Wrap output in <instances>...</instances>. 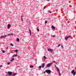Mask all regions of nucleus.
<instances>
[{
  "instance_id": "19",
  "label": "nucleus",
  "mask_w": 76,
  "mask_h": 76,
  "mask_svg": "<svg viewBox=\"0 0 76 76\" xmlns=\"http://www.w3.org/2000/svg\"><path fill=\"white\" fill-rule=\"evenodd\" d=\"M10 45H11V46H14V45H13V44H12V43H11V44H10Z\"/></svg>"
},
{
  "instance_id": "32",
  "label": "nucleus",
  "mask_w": 76,
  "mask_h": 76,
  "mask_svg": "<svg viewBox=\"0 0 76 76\" xmlns=\"http://www.w3.org/2000/svg\"><path fill=\"white\" fill-rule=\"evenodd\" d=\"M2 67V65L0 66V67Z\"/></svg>"
},
{
  "instance_id": "18",
  "label": "nucleus",
  "mask_w": 76,
  "mask_h": 76,
  "mask_svg": "<svg viewBox=\"0 0 76 76\" xmlns=\"http://www.w3.org/2000/svg\"><path fill=\"white\" fill-rule=\"evenodd\" d=\"M16 75V73H14L13 75H12V76H15Z\"/></svg>"
},
{
  "instance_id": "9",
  "label": "nucleus",
  "mask_w": 76,
  "mask_h": 76,
  "mask_svg": "<svg viewBox=\"0 0 76 76\" xmlns=\"http://www.w3.org/2000/svg\"><path fill=\"white\" fill-rule=\"evenodd\" d=\"M41 66L42 68H44V66H45V64H44V63L42 64Z\"/></svg>"
},
{
  "instance_id": "5",
  "label": "nucleus",
  "mask_w": 76,
  "mask_h": 76,
  "mask_svg": "<svg viewBox=\"0 0 76 76\" xmlns=\"http://www.w3.org/2000/svg\"><path fill=\"white\" fill-rule=\"evenodd\" d=\"M6 37H7V35H4V36H1L0 37V38H6Z\"/></svg>"
},
{
  "instance_id": "10",
  "label": "nucleus",
  "mask_w": 76,
  "mask_h": 76,
  "mask_svg": "<svg viewBox=\"0 0 76 76\" xmlns=\"http://www.w3.org/2000/svg\"><path fill=\"white\" fill-rule=\"evenodd\" d=\"M8 28H10V24H9L7 26Z\"/></svg>"
},
{
  "instance_id": "39",
  "label": "nucleus",
  "mask_w": 76,
  "mask_h": 76,
  "mask_svg": "<svg viewBox=\"0 0 76 76\" xmlns=\"http://www.w3.org/2000/svg\"><path fill=\"white\" fill-rule=\"evenodd\" d=\"M29 22V23H30V22Z\"/></svg>"
},
{
  "instance_id": "38",
  "label": "nucleus",
  "mask_w": 76,
  "mask_h": 76,
  "mask_svg": "<svg viewBox=\"0 0 76 76\" xmlns=\"http://www.w3.org/2000/svg\"><path fill=\"white\" fill-rule=\"evenodd\" d=\"M55 66L56 67V65H55Z\"/></svg>"
},
{
  "instance_id": "15",
  "label": "nucleus",
  "mask_w": 76,
  "mask_h": 76,
  "mask_svg": "<svg viewBox=\"0 0 76 76\" xmlns=\"http://www.w3.org/2000/svg\"><path fill=\"white\" fill-rule=\"evenodd\" d=\"M15 59L14 58H12L11 59V60H10V61H13Z\"/></svg>"
},
{
  "instance_id": "30",
  "label": "nucleus",
  "mask_w": 76,
  "mask_h": 76,
  "mask_svg": "<svg viewBox=\"0 0 76 76\" xmlns=\"http://www.w3.org/2000/svg\"><path fill=\"white\" fill-rule=\"evenodd\" d=\"M45 7H46V6H45L44 7V9H45Z\"/></svg>"
},
{
  "instance_id": "36",
  "label": "nucleus",
  "mask_w": 76,
  "mask_h": 76,
  "mask_svg": "<svg viewBox=\"0 0 76 76\" xmlns=\"http://www.w3.org/2000/svg\"><path fill=\"white\" fill-rule=\"evenodd\" d=\"M53 63H55V61H53Z\"/></svg>"
},
{
  "instance_id": "16",
  "label": "nucleus",
  "mask_w": 76,
  "mask_h": 76,
  "mask_svg": "<svg viewBox=\"0 0 76 76\" xmlns=\"http://www.w3.org/2000/svg\"><path fill=\"white\" fill-rule=\"evenodd\" d=\"M17 41H18V42H19V38L17 39Z\"/></svg>"
},
{
  "instance_id": "12",
  "label": "nucleus",
  "mask_w": 76,
  "mask_h": 76,
  "mask_svg": "<svg viewBox=\"0 0 76 76\" xmlns=\"http://www.w3.org/2000/svg\"><path fill=\"white\" fill-rule=\"evenodd\" d=\"M10 35H13V34H12V33H11L10 34H8V36H10Z\"/></svg>"
},
{
  "instance_id": "4",
  "label": "nucleus",
  "mask_w": 76,
  "mask_h": 76,
  "mask_svg": "<svg viewBox=\"0 0 76 76\" xmlns=\"http://www.w3.org/2000/svg\"><path fill=\"white\" fill-rule=\"evenodd\" d=\"M71 73L73 74L74 76H75L76 75V72H75V70H73L71 72Z\"/></svg>"
},
{
  "instance_id": "1",
  "label": "nucleus",
  "mask_w": 76,
  "mask_h": 76,
  "mask_svg": "<svg viewBox=\"0 0 76 76\" xmlns=\"http://www.w3.org/2000/svg\"><path fill=\"white\" fill-rule=\"evenodd\" d=\"M46 72L47 73H48V75H50L51 72V71L50 70L47 69L46 70Z\"/></svg>"
},
{
  "instance_id": "23",
  "label": "nucleus",
  "mask_w": 76,
  "mask_h": 76,
  "mask_svg": "<svg viewBox=\"0 0 76 76\" xmlns=\"http://www.w3.org/2000/svg\"><path fill=\"white\" fill-rule=\"evenodd\" d=\"M15 52H16V53H18V50H15Z\"/></svg>"
},
{
  "instance_id": "29",
  "label": "nucleus",
  "mask_w": 76,
  "mask_h": 76,
  "mask_svg": "<svg viewBox=\"0 0 76 76\" xmlns=\"http://www.w3.org/2000/svg\"><path fill=\"white\" fill-rule=\"evenodd\" d=\"M9 65L10 64V62H7V63Z\"/></svg>"
},
{
  "instance_id": "7",
  "label": "nucleus",
  "mask_w": 76,
  "mask_h": 76,
  "mask_svg": "<svg viewBox=\"0 0 76 76\" xmlns=\"http://www.w3.org/2000/svg\"><path fill=\"white\" fill-rule=\"evenodd\" d=\"M70 37H71V36L70 35V36H68L67 37H65V38L66 40H67V39L69 38H70Z\"/></svg>"
},
{
  "instance_id": "13",
  "label": "nucleus",
  "mask_w": 76,
  "mask_h": 76,
  "mask_svg": "<svg viewBox=\"0 0 76 76\" xmlns=\"http://www.w3.org/2000/svg\"><path fill=\"white\" fill-rule=\"evenodd\" d=\"M51 28H52L53 30L54 29H55V27L53 26H51Z\"/></svg>"
},
{
  "instance_id": "37",
  "label": "nucleus",
  "mask_w": 76,
  "mask_h": 76,
  "mask_svg": "<svg viewBox=\"0 0 76 76\" xmlns=\"http://www.w3.org/2000/svg\"><path fill=\"white\" fill-rule=\"evenodd\" d=\"M61 47H62V48H63V46H61Z\"/></svg>"
},
{
  "instance_id": "21",
  "label": "nucleus",
  "mask_w": 76,
  "mask_h": 76,
  "mask_svg": "<svg viewBox=\"0 0 76 76\" xmlns=\"http://www.w3.org/2000/svg\"><path fill=\"white\" fill-rule=\"evenodd\" d=\"M39 67L40 68V69H41V67H42V66H39Z\"/></svg>"
},
{
  "instance_id": "26",
  "label": "nucleus",
  "mask_w": 76,
  "mask_h": 76,
  "mask_svg": "<svg viewBox=\"0 0 76 76\" xmlns=\"http://www.w3.org/2000/svg\"><path fill=\"white\" fill-rule=\"evenodd\" d=\"M47 23V20H46L45 21V23L46 24V23Z\"/></svg>"
},
{
  "instance_id": "25",
  "label": "nucleus",
  "mask_w": 76,
  "mask_h": 76,
  "mask_svg": "<svg viewBox=\"0 0 76 76\" xmlns=\"http://www.w3.org/2000/svg\"><path fill=\"white\" fill-rule=\"evenodd\" d=\"M22 16H21V19L22 21H23V19H22Z\"/></svg>"
},
{
  "instance_id": "14",
  "label": "nucleus",
  "mask_w": 76,
  "mask_h": 76,
  "mask_svg": "<svg viewBox=\"0 0 76 76\" xmlns=\"http://www.w3.org/2000/svg\"><path fill=\"white\" fill-rule=\"evenodd\" d=\"M30 68H33L34 67V66L32 65H30Z\"/></svg>"
},
{
  "instance_id": "31",
  "label": "nucleus",
  "mask_w": 76,
  "mask_h": 76,
  "mask_svg": "<svg viewBox=\"0 0 76 76\" xmlns=\"http://www.w3.org/2000/svg\"><path fill=\"white\" fill-rule=\"evenodd\" d=\"M37 31H39V29H37Z\"/></svg>"
},
{
  "instance_id": "27",
  "label": "nucleus",
  "mask_w": 76,
  "mask_h": 76,
  "mask_svg": "<svg viewBox=\"0 0 76 76\" xmlns=\"http://www.w3.org/2000/svg\"><path fill=\"white\" fill-rule=\"evenodd\" d=\"M60 46V44H59L58 46H57V47H59Z\"/></svg>"
},
{
  "instance_id": "33",
  "label": "nucleus",
  "mask_w": 76,
  "mask_h": 76,
  "mask_svg": "<svg viewBox=\"0 0 76 76\" xmlns=\"http://www.w3.org/2000/svg\"><path fill=\"white\" fill-rule=\"evenodd\" d=\"M53 37H55V36H54H54H53Z\"/></svg>"
},
{
  "instance_id": "40",
  "label": "nucleus",
  "mask_w": 76,
  "mask_h": 76,
  "mask_svg": "<svg viewBox=\"0 0 76 76\" xmlns=\"http://www.w3.org/2000/svg\"><path fill=\"white\" fill-rule=\"evenodd\" d=\"M0 68H1L0 67Z\"/></svg>"
},
{
  "instance_id": "11",
  "label": "nucleus",
  "mask_w": 76,
  "mask_h": 76,
  "mask_svg": "<svg viewBox=\"0 0 76 76\" xmlns=\"http://www.w3.org/2000/svg\"><path fill=\"white\" fill-rule=\"evenodd\" d=\"M29 31L30 35H31V30L30 29H29Z\"/></svg>"
},
{
  "instance_id": "8",
  "label": "nucleus",
  "mask_w": 76,
  "mask_h": 76,
  "mask_svg": "<svg viewBox=\"0 0 76 76\" xmlns=\"http://www.w3.org/2000/svg\"><path fill=\"white\" fill-rule=\"evenodd\" d=\"M57 71L58 72L59 76H61V74H60V71L59 70V69H58V68H57Z\"/></svg>"
},
{
  "instance_id": "22",
  "label": "nucleus",
  "mask_w": 76,
  "mask_h": 76,
  "mask_svg": "<svg viewBox=\"0 0 76 76\" xmlns=\"http://www.w3.org/2000/svg\"><path fill=\"white\" fill-rule=\"evenodd\" d=\"M2 53H5V51L4 50H2Z\"/></svg>"
},
{
  "instance_id": "2",
  "label": "nucleus",
  "mask_w": 76,
  "mask_h": 76,
  "mask_svg": "<svg viewBox=\"0 0 76 76\" xmlns=\"http://www.w3.org/2000/svg\"><path fill=\"white\" fill-rule=\"evenodd\" d=\"M48 51H50L52 53H53L54 52V50H53V49H48Z\"/></svg>"
},
{
  "instance_id": "24",
  "label": "nucleus",
  "mask_w": 76,
  "mask_h": 76,
  "mask_svg": "<svg viewBox=\"0 0 76 76\" xmlns=\"http://www.w3.org/2000/svg\"><path fill=\"white\" fill-rule=\"evenodd\" d=\"M48 13H51V12L50 11H48Z\"/></svg>"
},
{
  "instance_id": "3",
  "label": "nucleus",
  "mask_w": 76,
  "mask_h": 76,
  "mask_svg": "<svg viewBox=\"0 0 76 76\" xmlns=\"http://www.w3.org/2000/svg\"><path fill=\"white\" fill-rule=\"evenodd\" d=\"M53 63H49L47 65H46V67H50V66H51V65L53 64Z\"/></svg>"
},
{
  "instance_id": "34",
  "label": "nucleus",
  "mask_w": 76,
  "mask_h": 76,
  "mask_svg": "<svg viewBox=\"0 0 76 76\" xmlns=\"http://www.w3.org/2000/svg\"><path fill=\"white\" fill-rule=\"evenodd\" d=\"M47 1H50V0H47Z\"/></svg>"
},
{
  "instance_id": "28",
  "label": "nucleus",
  "mask_w": 76,
  "mask_h": 76,
  "mask_svg": "<svg viewBox=\"0 0 76 76\" xmlns=\"http://www.w3.org/2000/svg\"><path fill=\"white\" fill-rule=\"evenodd\" d=\"M43 73H44V74H45V73H46V70H45V71H44Z\"/></svg>"
},
{
  "instance_id": "20",
  "label": "nucleus",
  "mask_w": 76,
  "mask_h": 76,
  "mask_svg": "<svg viewBox=\"0 0 76 76\" xmlns=\"http://www.w3.org/2000/svg\"><path fill=\"white\" fill-rule=\"evenodd\" d=\"M15 56V57H16L17 56V55H14L13 56H12V57H14V56Z\"/></svg>"
},
{
  "instance_id": "35",
  "label": "nucleus",
  "mask_w": 76,
  "mask_h": 76,
  "mask_svg": "<svg viewBox=\"0 0 76 76\" xmlns=\"http://www.w3.org/2000/svg\"><path fill=\"white\" fill-rule=\"evenodd\" d=\"M8 49V47H7V49Z\"/></svg>"
},
{
  "instance_id": "6",
  "label": "nucleus",
  "mask_w": 76,
  "mask_h": 76,
  "mask_svg": "<svg viewBox=\"0 0 76 76\" xmlns=\"http://www.w3.org/2000/svg\"><path fill=\"white\" fill-rule=\"evenodd\" d=\"M7 73L10 76H11L12 74V72L10 71H9L7 72Z\"/></svg>"
},
{
  "instance_id": "17",
  "label": "nucleus",
  "mask_w": 76,
  "mask_h": 76,
  "mask_svg": "<svg viewBox=\"0 0 76 76\" xmlns=\"http://www.w3.org/2000/svg\"><path fill=\"white\" fill-rule=\"evenodd\" d=\"M44 59H45H45H47V58L46 57H45V56H44Z\"/></svg>"
}]
</instances>
